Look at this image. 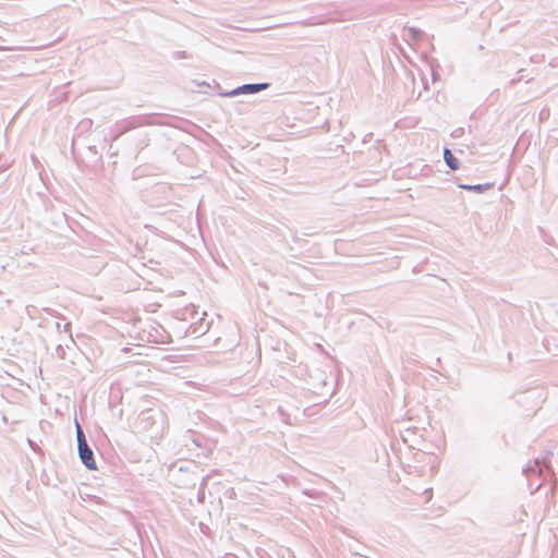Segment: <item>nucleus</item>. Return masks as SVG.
I'll return each instance as SVG.
<instances>
[{
  "label": "nucleus",
  "instance_id": "obj_5",
  "mask_svg": "<svg viewBox=\"0 0 558 558\" xmlns=\"http://www.w3.org/2000/svg\"><path fill=\"white\" fill-rule=\"evenodd\" d=\"M493 185H494L493 183H486V184H474V185L461 184L459 186L466 191H471V192H475V193H483V192L492 189Z\"/></svg>",
  "mask_w": 558,
  "mask_h": 558
},
{
  "label": "nucleus",
  "instance_id": "obj_1",
  "mask_svg": "<svg viewBox=\"0 0 558 558\" xmlns=\"http://www.w3.org/2000/svg\"><path fill=\"white\" fill-rule=\"evenodd\" d=\"M269 87V83H255V84H244L233 90H231L228 96H235L240 94H256L262 90H265Z\"/></svg>",
  "mask_w": 558,
  "mask_h": 558
},
{
  "label": "nucleus",
  "instance_id": "obj_4",
  "mask_svg": "<svg viewBox=\"0 0 558 558\" xmlns=\"http://www.w3.org/2000/svg\"><path fill=\"white\" fill-rule=\"evenodd\" d=\"M444 159H445L446 165H447L451 170H457V169H459V161H458V159L453 156V154L451 153V150H450V149H448V148H445V149H444Z\"/></svg>",
  "mask_w": 558,
  "mask_h": 558
},
{
  "label": "nucleus",
  "instance_id": "obj_6",
  "mask_svg": "<svg viewBox=\"0 0 558 558\" xmlns=\"http://www.w3.org/2000/svg\"><path fill=\"white\" fill-rule=\"evenodd\" d=\"M76 440H77V450L80 448H82L83 446L84 447H87L88 444L86 441V438H85V435L82 430V428L80 427V425L76 423Z\"/></svg>",
  "mask_w": 558,
  "mask_h": 558
},
{
  "label": "nucleus",
  "instance_id": "obj_3",
  "mask_svg": "<svg viewBox=\"0 0 558 558\" xmlns=\"http://www.w3.org/2000/svg\"><path fill=\"white\" fill-rule=\"evenodd\" d=\"M544 469H547L546 463L539 459H535L523 469V473L527 476L532 473L542 474Z\"/></svg>",
  "mask_w": 558,
  "mask_h": 558
},
{
  "label": "nucleus",
  "instance_id": "obj_7",
  "mask_svg": "<svg viewBox=\"0 0 558 558\" xmlns=\"http://www.w3.org/2000/svg\"><path fill=\"white\" fill-rule=\"evenodd\" d=\"M422 31L417 28H409L407 31V36L413 40H416L421 37Z\"/></svg>",
  "mask_w": 558,
  "mask_h": 558
},
{
  "label": "nucleus",
  "instance_id": "obj_2",
  "mask_svg": "<svg viewBox=\"0 0 558 558\" xmlns=\"http://www.w3.org/2000/svg\"><path fill=\"white\" fill-rule=\"evenodd\" d=\"M78 456H80V459L82 461V463L88 469V470H96L97 469V465H96V461L94 459V453H93V450L90 449L89 446L87 447H82L78 449Z\"/></svg>",
  "mask_w": 558,
  "mask_h": 558
}]
</instances>
